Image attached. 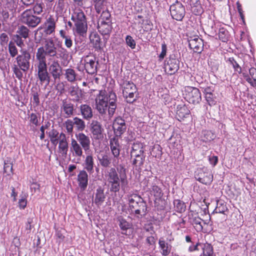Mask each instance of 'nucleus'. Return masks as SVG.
Here are the masks:
<instances>
[{
    "mask_svg": "<svg viewBox=\"0 0 256 256\" xmlns=\"http://www.w3.org/2000/svg\"><path fill=\"white\" fill-rule=\"evenodd\" d=\"M116 100V96L114 92L98 90L95 98L96 108L101 114H106L108 110V116L110 118L114 116L117 106Z\"/></svg>",
    "mask_w": 256,
    "mask_h": 256,
    "instance_id": "obj_1",
    "label": "nucleus"
},
{
    "mask_svg": "<svg viewBox=\"0 0 256 256\" xmlns=\"http://www.w3.org/2000/svg\"><path fill=\"white\" fill-rule=\"evenodd\" d=\"M62 50H65L62 48V50H58L59 53H58L57 48L53 39L48 38L45 41L44 46L38 48L36 53V59L46 62V56L62 58L64 56Z\"/></svg>",
    "mask_w": 256,
    "mask_h": 256,
    "instance_id": "obj_2",
    "label": "nucleus"
},
{
    "mask_svg": "<svg viewBox=\"0 0 256 256\" xmlns=\"http://www.w3.org/2000/svg\"><path fill=\"white\" fill-rule=\"evenodd\" d=\"M105 178L110 186V190L112 192H118L120 186L124 190L128 184L126 176H122L120 178L116 169L112 168L107 171Z\"/></svg>",
    "mask_w": 256,
    "mask_h": 256,
    "instance_id": "obj_3",
    "label": "nucleus"
},
{
    "mask_svg": "<svg viewBox=\"0 0 256 256\" xmlns=\"http://www.w3.org/2000/svg\"><path fill=\"white\" fill-rule=\"evenodd\" d=\"M71 19L74 24V32L80 36H86L88 24L86 16L82 10L76 9L72 14Z\"/></svg>",
    "mask_w": 256,
    "mask_h": 256,
    "instance_id": "obj_4",
    "label": "nucleus"
},
{
    "mask_svg": "<svg viewBox=\"0 0 256 256\" xmlns=\"http://www.w3.org/2000/svg\"><path fill=\"white\" fill-rule=\"evenodd\" d=\"M126 196L132 212L133 213V210H132L133 208L139 206L140 209L134 210L135 215L139 217V215L142 216L146 214V204L140 196L136 194H128Z\"/></svg>",
    "mask_w": 256,
    "mask_h": 256,
    "instance_id": "obj_5",
    "label": "nucleus"
},
{
    "mask_svg": "<svg viewBox=\"0 0 256 256\" xmlns=\"http://www.w3.org/2000/svg\"><path fill=\"white\" fill-rule=\"evenodd\" d=\"M20 20L22 23L29 27L35 28L40 22L41 18L34 16L32 10L30 8L26 9L22 13Z\"/></svg>",
    "mask_w": 256,
    "mask_h": 256,
    "instance_id": "obj_6",
    "label": "nucleus"
},
{
    "mask_svg": "<svg viewBox=\"0 0 256 256\" xmlns=\"http://www.w3.org/2000/svg\"><path fill=\"white\" fill-rule=\"evenodd\" d=\"M34 66L38 72V78L41 84L50 82V76L48 72L46 62L40 60H35Z\"/></svg>",
    "mask_w": 256,
    "mask_h": 256,
    "instance_id": "obj_7",
    "label": "nucleus"
},
{
    "mask_svg": "<svg viewBox=\"0 0 256 256\" xmlns=\"http://www.w3.org/2000/svg\"><path fill=\"white\" fill-rule=\"evenodd\" d=\"M137 92L135 84L128 81H126L122 84V94L126 102L132 103L136 100L134 94Z\"/></svg>",
    "mask_w": 256,
    "mask_h": 256,
    "instance_id": "obj_8",
    "label": "nucleus"
},
{
    "mask_svg": "<svg viewBox=\"0 0 256 256\" xmlns=\"http://www.w3.org/2000/svg\"><path fill=\"white\" fill-rule=\"evenodd\" d=\"M159 184L160 181L156 178H151L148 180L147 186L150 190V194L155 198V203L156 200H160L163 195L162 190L158 186Z\"/></svg>",
    "mask_w": 256,
    "mask_h": 256,
    "instance_id": "obj_9",
    "label": "nucleus"
},
{
    "mask_svg": "<svg viewBox=\"0 0 256 256\" xmlns=\"http://www.w3.org/2000/svg\"><path fill=\"white\" fill-rule=\"evenodd\" d=\"M184 95V98L190 103L198 104L201 100V94L198 89L187 86L185 88Z\"/></svg>",
    "mask_w": 256,
    "mask_h": 256,
    "instance_id": "obj_10",
    "label": "nucleus"
},
{
    "mask_svg": "<svg viewBox=\"0 0 256 256\" xmlns=\"http://www.w3.org/2000/svg\"><path fill=\"white\" fill-rule=\"evenodd\" d=\"M21 54L17 56L16 61L18 66L24 72L28 70L30 66V54L26 50H21Z\"/></svg>",
    "mask_w": 256,
    "mask_h": 256,
    "instance_id": "obj_11",
    "label": "nucleus"
},
{
    "mask_svg": "<svg viewBox=\"0 0 256 256\" xmlns=\"http://www.w3.org/2000/svg\"><path fill=\"white\" fill-rule=\"evenodd\" d=\"M170 10L172 18L178 21L182 20L185 16L184 6L180 2H176L171 5Z\"/></svg>",
    "mask_w": 256,
    "mask_h": 256,
    "instance_id": "obj_12",
    "label": "nucleus"
},
{
    "mask_svg": "<svg viewBox=\"0 0 256 256\" xmlns=\"http://www.w3.org/2000/svg\"><path fill=\"white\" fill-rule=\"evenodd\" d=\"M195 176L198 180L205 184H210L213 180L212 171L206 168L198 170Z\"/></svg>",
    "mask_w": 256,
    "mask_h": 256,
    "instance_id": "obj_13",
    "label": "nucleus"
},
{
    "mask_svg": "<svg viewBox=\"0 0 256 256\" xmlns=\"http://www.w3.org/2000/svg\"><path fill=\"white\" fill-rule=\"evenodd\" d=\"M83 148L81 146L78 142L74 138H71L70 144V153L73 156L76 158L73 160V161L76 163H79L80 157L82 156Z\"/></svg>",
    "mask_w": 256,
    "mask_h": 256,
    "instance_id": "obj_14",
    "label": "nucleus"
},
{
    "mask_svg": "<svg viewBox=\"0 0 256 256\" xmlns=\"http://www.w3.org/2000/svg\"><path fill=\"white\" fill-rule=\"evenodd\" d=\"M84 62L85 70L88 74H92L96 72L98 61L96 57L88 56Z\"/></svg>",
    "mask_w": 256,
    "mask_h": 256,
    "instance_id": "obj_15",
    "label": "nucleus"
},
{
    "mask_svg": "<svg viewBox=\"0 0 256 256\" xmlns=\"http://www.w3.org/2000/svg\"><path fill=\"white\" fill-rule=\"evenodd\" d=\"M76 138L78 142L82 146L85 152H89L90 146V138L82 132L76 134Z\"/></svg>",
    "mask_w": 256,
    "mask_h": 256,
    "instance_id": "obj_16",
    "label": "nucleus"
},
{
    "mask_svg": "<svg viewBox=\"0 0 256 256\" xmlns=\"http://www.w3.org/2000/svg\"><path fill=\"white\" fill-rule=\"evenodd\" d=\"M112 128L116 136H120L126 130L125 121L120 117L116 118L113 122Z\"/></svg>",
    "mask_w": 256,
    "mask_h": 256,
    "instance_id": "obj_17",
    "label": "nucleus"
},
{
    "mask_svg": "<svg viewBox=\"0 0 256 256\" xmlns=\"http://www.w3.org/2000/svg\"><path fill=\"white\" fill-rule=\"evenodd\" d=\"M188 45L190 49L194 52L200 53L203 48V41L198 36L190 37L188 39Z\"/></svg>",
    "mask_w": 256,
    "mask_h": 256,
    "instance_id": "obj_18",
    "label": "nucleus"
},
{
    "mask_svg": "<svg viewBox=\"0 0 256 256\" xmlns=\"http://www.w3.org/2000/svg\"><path fill=\"white\" fill-rule=\"evenodd\" d=\"M58 152L62 156L66 157L68 150V144L64 133H60V140L58 141Z\"/></svg>",
    "mask_w": 256,
    "mask_h": 256,
    "instance_id": "obj_19",
    "label": "nucleus"
},
{
    "mask_svg": "<svg viewBox=\"0 0 256 256\" xmlns=\"http://www.w3.org/2000/svg\"><path fill=\"white\" fill-rule=\"evenodd\" d=\"M86 154L82 166L84 169L90 174L94 172V158L92 154L90 152H86Z\"/></svg>",
    "mask_w": 256,
    "mask_h": 256,
    "instance_id": "obj_20",
    "label": "nucleus"
},
{
    "mask_svg": "<svg viewBox=\"0 0 256 256\" xmlns=\"http://www.w3.org/2000/svg\"><path fill=\"white\" fill-rule=\"evenodd\" d=\"M179 68V61L176 58H170L165 66V70L169 74H175Z\"/></svg>",
    "mask_w": 256,
    "mask_h": 256,
    "instance_id": "obj_21",
    "label": "nucleus"
},
{
    "mask_svg": "<svg viewBox=\"0 0 256 256\" xmlns=\"http://www.w3.org/2000/svg\"><path fill=\"white\" fill-rule=\"evenodd\" d=\"M91 132L95 139H100L102 138V124L97 120H93L90 124Z\"/></svg>",
    "mask_w": 256,
    "mask_h": 256,
    "instance_id": "obj_22",
    "label": "nucleus"
},
{
    "mask_svg": "<svg viewBox=\"0 0 256 256\" xmlns=\"http://www.w3.org/2000/svg\"><path fill=\"white\" fill-rule=\"evenodd\" d=\"M49 71L54 80L60 78L62 69L58 60H54L52 62L49 66Z\"/></svg>",
    "mask_w": 256,
    "mask_h": 256,
    "instance_id": "obj_23",
    "label": "nucleus"
},
{
    "mask_svg": "<svg viewBox=\"0 0 256 256\" xmlns=\"http://www.w3.org/2000/svg\"><path fill=\"white\" fill-rule=\"evenodd\" d=\"M78 182L80 189L84 190L88 184V174L85 170H82L78 175Z\"/></svg>",
    "mask_w": 256,
    "mask_h": 256,
    "instance_id": "obj_24",
    "label": "nucleus"
},
{
    "mask_svg": "<svg viewBox=\"0 0 256 256\" xmlns=\"http://www.w3.org/2000/svg\"><path fill=\"white\" fill-rule=\"evenodd\" d=\"M56 21L57 18L52 16L46 20L45 22V32L46 34L50 35L54 32Z\"/></svg>",
    "mask_w": 256,
    "mask_h": 256,
    "instance_id": "obj_25",
    "label": "nucleus"
},
{
    "mask_svg": "<svg viewBox=\"0 0 256 256\" xmlns=\"http://www.w3.org/2000/svg\"><path fill=\"white\" fill-rule=\"evenodd\" d=\"M98 30L102 35H109L112 31V26L110 22H100L98 24Z\"/></svg>",
    "mask_w": 256,
    "mask_h": 256,
    "instance_id": "obj_26",
    "label": "nucleus"
},
{
    "mask_svg": "<svg viewBox=\"0 0 256 256\" xmlns=\"http://www.w3.org/2000/svg\"><path fill=\"white\" fill-rule=\"evenodd\" d=\"M110 147L112 152L114 158H117L120 156V146L118 138L116 137L112 138L110 140Z\"/></svg>",
    "mask_w": 256,
    "mask_h": 256,
    "instance_id": "obj_27",
    "label": "nucleus"
},
{
    "mask_svg": "<svg viewBox=\"0 0 256 256\" xmlns=\"http://www.w3.org/2000/svg\"><path fill=\"white\" fill-rule=\"evenodd\" d=\"M158 244L160 253L162 256H167L170 253L172 246L166 242L163 238L159 240Z\"/></svg>",
    "mask_w": 256,
    "mask_h": 256,
    "instance_id": "obj_28",
    "label": "nucleus"
},
{
    "mask_svg": "<svg viewBox=\"0 0 256 256\" xmlns=\"http://www.w3.org/2000/svg\"><path fill=\"white\" fill-rule=\"evenodd\" d=\"M106 196L104 193V190L100 186L98 187L96 190L94 202L98 206H101Z\"/></svg>",
    "mask_w": 256,
    "mask_h": 256,
    "instance_id": "obj_29",
    "label": "nucleus"
},
{
    "mask_svg": "<svg viewBox=\"0 0 256 256\" xmlns=\"http://www.w3.org/2000/svg\"><path fill=\"white\" fill-rule=\"evenodd\" d=\"M80 110L83 118L88 120L93 116L92 110L91 107L88 104H82L80 106Z\"/></svg>",
    "mask_w": 256,
    "mask_h": 256,
    "instance_id": "obj_30",
    "label": "nucleus"
},
{
    "mask_svg": "<svg viewBox=\"0 0 256 256\" xmlns=\"http://www.w3.org/2000/svg\"><path fill=\"white\" fill-rule=\"evenodd\" d=\"M90 43L96 48H100V38L99 34L96 32H92L89 36Z\"/></svg>",
    "mask_w": 256,
    "mask_h": 256,
    "instance_id": "obj_31",
    "label": "nucleus"
},
{
    "mask_svg": "<svg viewBox=\"0 0 256 256\" xmlns=\"http://www.w3.org/2000/svg\"><path fill=\"white\" fill-rule=\"evenodd\" d=\"M64 76L66 80L70 82H74L78 80H80L75 70L71 68H68L65 70Z\"/></svg>",
    "mask_w": 256,
    "mask_h": 256,
    "instance_id": "obj_32",
    "label": "nucleus"
},
{
    "mask_svg": "<svg viewBox=\"0 0 256 256\" xmlns=\"http://www.w3.org/2000/svg\"><path fill=\"white\" fill-rule=\"evenodd\" d=\"M93 4L96 12L100 14L102 10L106 8L107 0H92Z\"/></svg>",
    "mask_w": 256,
    "mask_h": 256,
    "instance_id": "obj_33",
    "label": "nucleus"
},
{
    "mask_svg": "<svg viewBox=\"0 0 256 256\" xmlns=\"http://www.w3.org/2000/svg\"><path fill=\"white\" fill-rule=\"evenodd\" d=\"M62 108L64 112L66 118H69L72 115L74 106L72 104L63 101Z\"/></svg>",
    "mask_w": 256,
    "mask_h": 256,
    "instance_id": "obj_34",
    "label": "nucleus"
},
{
    "mask_svg": "<svg viewBox=\"0 0 256 256\" xmlns=\"http://www.w3.org/2000/svg\"><path fill=\"white\" fill-rule=\"evenodd\" d=\"M190 4L192 11L196 14H200L202 12L200 2L199 0H190Z\"/></svg>",
    "mask_w": 256,
    "mask_h": 256,
    "instance_id": "obj_35",
    "label": "nucleus"
},
{
    "mask_svg": "<svg viewBox=\"0 0 256 256\" xmlns=\"http://www.w3.org/2000/svg\"><path fill=\"white\" fill-rule=\"evenodd\" d=\"M48 136L52 144L55 146L56 145L58 144V141L60 140V134L56 130L52 129L49 132Z\"/></svg>",
    "mask_w": 256,
    "mask_h": 256,
    "instance_id": "obj_36",
    "label": "nucleus"
},
{
    "mask_svg": "<svg viewBox=\"0 0 256 256\" xmlns=\"http://www.w3.org/2000/svg\"><path fill=\"white\" fill-rule=\"evenodd\" d=\"M60 37L64 40L66 46L68 48H70L72 46V40L71 36L66 34V32L64 30L60 31Z\"/></svg>",
    "mask_w": 256,
    "mask_h": 256,
    "instance_id": "obj_37",
    "label": "nucleus"
},
{
    "mask_svg": "<svg viewBox=\"0 0 256 256\" xmlns=\"http://www.w3.org/2000/svg\"><path fill=\"white\" fill-rule=\"evenodd\" d=\"M118 221L119 222V226L120 230L122 231V234H124L125 232H126L132 226V224L128 222L125 219L122 217L118 218Z\"/></svg>",
    "mask_w": 256,
    "mask_h": 256,
    "instance_id": "obj_38",
    "label": "nucleus"
},
{
    "mask_svg": "<svg viewBox=\"0 0 256 256\" xmlns=\"http://www.w3.org/2000/svg\"><path fill=\"white\" fill-rule=\"evenodd\" d=\"M199 256H214L212 246L208 244H204L202 250Z\"/></svg>",
    "mask_w": 256,
    "mask_h": 256,
    "instance_id": "obj_39",
    "label": "nucleus"
},
{
    "mask_svg": "<svg viewBox=\"0 0 256 256\" xmlns=\"http://www.w3.org/2000/svg\"><path fill=\"white\" fill-rule=\"evenodd\" d=\"M98 160L101 166L106 168L110 166L112 161L111 158L107 154H101Z\"/></svg>",
    "mask_w": 256,
    "mask_h": 256,
    "instance_id": "obj_40",
    "label": "nucleus"
},
{
    "mask_svg": "<svg viewBox=\"0 0 256 256\" xmlns=\"http://www.w3.org/2000/svg\"><path fill=\"white\" fill-rule=\"evenodd\" d=\"M74 124L76 126V129L78 131H82L86 128L84 122L81 118L75 117L72 120Z\"/></svg>",
    "mask_w": 256,
    "mask_h": 256,
    "instance_id": "obj_41",
    "label": "nucleus"
},
{
    "mask_svg": "<svg viewBox=\"0 0 256 256\" xmlns=\"http://www.w3.org/2000/svg\"><path fill=\"white\" fill-rule=\"evenodd\" d=\"M30 30L28 28L24 26H20L18 28L17 33L18 35L26 39L28 37Z\"/></svg>",
    "mask_w": 256,
    "mask_h": 256,
    "instance_id": "obj_42",
    "label": "nucleus"
},
{
    "mask_svg": "<svg viewBox=\"0 0 256 256\" xmlns=\"http://www.w3.org/2000/svg\"><path fill=\"white\" fill-rule=\"evenodd\" d=\"M64 126L66 129V132L72 136L74 131V123L72 120H67L64 123Z\"/></svg>",
    "mask_w": 256,
    "mask_h": 256,
    "instance_id": "obj_43",
    "label": "nucleus"
},
{
    "mask_svg": "<svg viewBox=\"0 0 256 256\" xmlns=\"http://www.w3.org/2000/svg\"><path fill=\"white\" fill-rule=\"evenodd\" d=\"M204 244L196 242L194 244V242H192V244L188 246V252H194L200 250H202Z\"/></svg>",
    "mask_w": 256,
    "mask_h": 256,
    "instance_id": "obj_44",
    "label": "nucleus"
},
{
    "mask_svg": "<svg viewBox=\"0 0 256 256\" xmlns=\"http://www.w3.org/2000/svg\"><path fill=\"white\" fill-rule=\"evenodd\" d=\"M8 52L12 58L16 56L18 54V50L14 42L10 41L8 46Z\"/></svg>",
    "mask_w": 256,
    "mask_h": 256,
    "instance_id": "obj_45",
    "label": "nucleus"
},
{
    "mask_svg": "<svg viewBox=\"0 0 256 256\" xmlns=\"http://www.w3.org/2000/svg\"><path fill=\"white\" fill-rule=\"evenodd\" d=\"M218 35L220 40L222 42H225L228 40V32L224 28H220Z\"/></svg>",
    "mask_w": 256,
    "mask_h": 256,
    "instance_id": "obj_46",
    "label": "nucleus"
},
{
    "mask_svg": "<svg viewBox=\"0 0 256 256\" xmlns=\"http://www.w3.org/2000/svg\"><path fill=\"white\" fill-rule=\"evenodd\" d=\"M102 13L100 16V22H110V23H111L110 20V14L108 10H106V8L105 10H104L102 11Z\"/></svg>",
    "mask_w": 256,
    "mask_h": 256,
    "instance_id": "obj_47",
    "label": "nucleus"
},
{
    "mask_svg": "<svg viewBox=\"0 0 256 256\" xmlns=\"http://www.w3.org/2000/svg\"><path fill=\"white\" fill-rule=\"evenodd\" d=\"M205 92V98L208 104L210 105L214 104L215 102L214 100L213 94L210 92V90L209 88L206 89Z\"/></svg>",
    "mask_w": 256,
    "mask_h": 256,
    "instance_id": "obj_48",
    "label": "nucleus"
},
{
    "mask_svg": "<svg viewBox=\"0 0 256 256\" xmlns=\"http://www.w3.org/2000/svg\"><path fill=\"white\" fill-rule=\"evenodd\" d=\"M206 25L208 28L210 32L211 33H215L216 30H215L216 23L212 18H208L207 20Z\"/></svg>",
    "mask_w": 256,
    "mask_h": 256,
    "instance_id": "obj_49",
    "label": "nucleus"
},
{
    "mask_svg": "<svg viewBox=\"0 0 256 256\" xmlns=\"http://www.w3.org/2000/svg\"><path fill=\"white\" fill-rule=\"evenodd\" d=\"M174 203L177 212H181L184 210L185 207L184 202L180 200H176L174 201Z\"/></svg>",
    "mask_w": 256,
    "mask_h": 256,
    "instance_id": "obj_50",
    "label": "nucleus"
},
{
    "mask_svg": "<svg viewBox=\"0 0 256 256\" xmlns=\"http://www.w3.org/2000/svg\"><path fill=\"white\" fill-rule=\"evenodd\" d=\"M40 3H36L34 4L32 10V13L36 14H40L42 12L43 6Z\"/></svg>",
    "mask_w": 256,
    "mask_h": 256,
    "instance_id": "obj_51",
    "label": "nucleus"
},
{
    "mask_svg": "<svg viewBox=\"0 0 256 256\" xmlns=\"http://www.w3.org/2000/svg\"><path fill=\"white\" fill-rule=\"evenodd\" d=\"M80 94L78 88H72V89L70 90V94L74 100H78L80 98Z\"/></svg>",
    "mask_w": 256,
    "mask_h": 256,
    "instance_id": "obj_52",
    "label": "nucleus"
},
{
    "mask_svg": "<svg viewBox=\"0 0 256 256\" xmlns=\"http://www.w3.org/2000/svg\"><path fill=\"white\" fill-rule=\"evenodd\" d=\"M22 38V37L18 34L14 36V42L21 48H22L24 46V40Z\"/></svg>",
    "mask_w": 256,
    "mask_h": 256,
    "instance_id": "obj_53",
    "label": "nucleus"
},
{
    "mask_svg": "<svg viewBox=\"0 0 256 256\" xmlns=\"http://www.w3.org/2000/svg\"><path fill=\"white\" fill-rule=\"evenodd\" d=\"M143 150V144L136 141L134 142L132 146V150L131 152H136V151Z\"/></svg>",
    "mask_w": 256,
    "mask_h": 256,
    "instance_id": "obj_54",
    "label": "nucleus"
},
{
    "mask_svg": "<svg viewBox=\"0 0 256 256\" xmlns=\"http://www.w3.org/2000/svg\"><path fill=\"white\" fill-rule=\"evenodd\" d=\"M126 44L132 49L136 48V42L130 36H127L126 38Z\"/></svg>",
    "mask_w": 256,
    "mask_h": 256,
    "instance_id": "obj_55",
    "label": "nucleus"
},
{
    "mask_svg": "<svg viewBox=\"0 0 256 256\" xmlns=\"http://www.w3.org/2000/svg\"><path fill=\"white\" fill-rule=\"evenodd\" d=\"M134 159L133 160V164L135 165H138L140 166H142L144 164V156L143 155H141L140 156H135Z\"/></svg>",
    "mask_w": 256,
    "mask_h": 256,
    "instance_id": "obj_56",
    "label": "nucleus"
},
{
    "mask_svg": "<svg viewBox=\"0 0 256 256\" xmlns=\"http://www.w3.org/2000/svg\"><path fill=\"white\" fill-rule=\"evenodd\" d=\"M230 61L231 64L232 65L233 68L234 70L238 72V74H240L242 72V68L241 67L239 66V64L236 62V61L232 58H230Z\"/></svg>",
    "mask_w": 256,
    "mask_h": 256,
    "instance_id": "obj_57",
    "label": "nucleus"
},
{
    "mask_svg": "<svg viewBox=\"0 0 256 256\" xmlns=\"http://www.w3.org/2000/svg\"><path fill=\"white\" fill-rule=\"evenodd\" d=\"M167 51V47L165 43H163L162 44V52L159 55V59L160 60H162L164 59V56H166Z\"/></svg>",
    "mask_w": 256,
    "mask_h": 256,
    "instance_id": "obj_58",
    "label": "nucleus"
},
{
    "mask_svg": "<svg viewBox=\"0 0 256 256\" xmlns=\"http://www.w3.org/2000/svg\"><path fill=\"white\" fill-rule=\"evenodd\" d=\"M4 172L8 175H10L12 174V166L11 164H4Z\"/></svg>",
    "mask_w": 256,
    "mask_h": 256,
    "instance_id": "obj_59",
    "label": "nucleus"
},
{
    "mask_svg": "<svg viewBox=\"0 0 256 256\" xmlns=\"http://www.w3.org/2000/svg\"><path fill=\"white\" fill-rule=\"evenodd\" d=\"M35 0H20L22 3V7L24 8L28 7L34 4Z\"/></svg>",
    "mask_w": 256,
    "mask_h": 256,
    "instance_id": "obj_60",
    "label": "nucleus"
},
{
    "mask_svg": "<svg viewBox=\"0 0 256 256\" xmlns=\"http://www.w3.org/2000/svg\"><path fill=\"white\" fill-rule=\"evenodd\" d=\"M204 136L205 137V139L204 140L208 141L212 140L214 138V136L210 131H204L203 132Z\"/></svg>",
    "mask_w": 256,
    "mask_h": 256,
    "instance_id": "obj_61",
    "label": "nucleus"
},
{
    "mask_svg": "<svg viewBox=\"0 0 256 256\" xmlns=\"http://www.w3.org/2000/svg\"><path fill=\"white\" fill-rule=\"evenodd\" d=\"M13 69L14 72L16 74V78H18V79H20L22 76V74L21 72V70L20 68L19 67L18 68L16 66H15Z\"/></svg>",
    "mask_w": 256,
    "mask_h": 256,
    "instance_id": "obj_62",
    "label": "nucleus"
},
{
    "mask_svg": "<svg viewBox=\"0 0 256 256\" xmlns=\"http://www.w3.org/2000/svg\"><path fill=\"white\" fill-rule=\"evenodd\" d=\"M27 204V201L25 198H22L19 200L18 206L20 209H24Z\"/></svg>",
    "mask_w": 256,
    "mask_h": 256,
    "instance_id": "obj_63",
    "label": "nucleus"
},
{
    "mask_svg": "<svg viewBox=\"0 0 256 256\" xmlns=\"http://www.w3.org/2000/svg\"><path fill=\"white\" fill-rule=\"evenodd\" d=\"M0 40L2 43L6 44L8 40V37L6 33H2L0 36Z\"/></svg>",
    "mask_w": 256,
    "mask_h": 256,
    "instance_id": "obj_64",
    "label": "nucleus"
}]
</instances>
